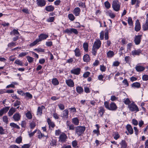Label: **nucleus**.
<instances>
[{"label": "nucleus", "mask_w": 148, "mask_h": 148, "mask_svg": "<svg viewBox=\"0 0 148 148\" xmlns=\"http://www.w3.org/2000/svg\"><path fill=\"white\" fill-rule=\"evenodd\" d=\"M48 37V36L47 35L43 34H41L38 36V39L30 44L29 46L31 47H33L36 45L38 42L42 40L46 39Z\"/></svg>", "instance_id": "nucleus-1"}, {"label": "nucleus", "mask_w": 148, "mask_h": 148, "mask_svg": "<svg viewBox=\"0 0 148 148\" xmlns=\"http://www.w3.org/2000/svg\"><path fill=\"white\" fill-rule=\"evenodd\" d=\"M121 3L118 0H113L112 5V7L114 10L116 12L119 11L120 8Z\"/></svg>", "instance_id": "nucleus-2"}, {"label": "nucleus", "mask_w": 148, "mask_h": 148, "mask_svg": "<svg viewBox=\"0 0 148 148\" xmlns=\"http://www.w3.org/2000/svg\"><path fill=\"white\" fill-rule=\"evenodd\" d=\"M86 128L84 126H78L75 128V133L79 136L83 133L85 130Z\"/></svg>", "instance_id": "nucleus-3"}, {"label": "nucleus", "mask_w": 148, "mask_h": 148, "mask_svg": "<svg viewBox=\"0 0 148 148\" xmlns=\"http://www.w3.org/2000/svg\"><path fill=\"white\" fill-rule=\"evenodd\" d=\"M130 110L132 112H138L139 110L137 105H136L134 103H132L128 106Z\"/></svg>", "instance_id": "nucleus-4"}, {"label": "nucleus", "mask_w": 148, "mask_h": 148, "mask_svg": "<svg viewBox=\"0 0 148 148\" xmlns=\"http://www.w3.org/2000/svg\"><path fill=\"white\" fill-rule=\"evenodd\" d=\"M101 44V41L99 39H97L93 45V47L98 49L100 47Z\"/></svg>", "instance_id": "nucleus-5"}, {"label": "nucleus", "mask_w": 148, "mask_h": 148, "mask_svg": "<svg viewBox=\"0 0 148 148\" xmlns=\"http://www.w3.org/2000/svg\"><path fill=\"white\" fill-rule=\"evenodd\" d=\"M67 136L64 133L61 134L59 138V141L62 143L65 142Z\"/></svg>", "instance_id": "nucleus-6"}, {"label": "nucleus", "mask_w": 148, "mask_h": 148, "mask_svg": "<svg viewBox=\"0 0 148 148\" xmlns=\"http://www.w3.org/2000/svg\"><path fill=\"white\" fill-rule=\"evenodd\" d=\"M141 35L136 36L134 39V42L136 45H139L141 42Z\"/></svg>", "instance_id": "nucleus-7"}, {"label": "nucleus", "mask_w": 148, "mask_h": 148, "mask_svg": "<svg viewBox=\"0 0 148 148\" xmlns=\"http://www.w3.org/2000/svg\"><path fill=\"white\" fill-rule=\"evenodd\" d=\"M142 51L139 49L137 50H134L132 51V54L134 56H139L140 54H142Z\"/></svg>", "instance_id": "nucleus-8"}, {"label": "nucleus", "mask_w": 148, "mask_h": 148, "mask_svg": "<svg viewBox=\"0 0 148 148\" xmlns=\"http://www.w3.org/2000/svg\"><path fill=\"white\" fill-rule=\"evenodd\" d=\"M66 83L68 86L70 87H73L74 85L73 81L70 79L66 80Z\"/></svg>", "instance_id": "nucleus-9"}, {"label": "nucleus", "mask_w": 148, "mask_h": 148, "mask_svg": "<svg viewBox=\"0 0 148 148\" xmlns=\"http://www.w3.org/2000/svg\"><path fill=\"white\" fill-rule=\"evenodd\" d=\"M37 4L38 6L42 7L46 4V2L45 0H36Z\"/></svg>", "instance_id": "nucleus-10"}, {"label": "nucleus", "mask_w": 148, "mask_h": 148, "mask_svg": "<svg viewBox=\"0 0 148 148\" xmlns=\"http://www.w3.org/2000/svg\"><path fill=\"white\" fill-rule=\"evenodd\" d=\"M45 109V107L43 106H42L41 107H38L37 112L38 115H41L42 114V110Z\"/></svg>", "instance_id": "nucleus-11"}, {"label": "nucleus", "mask_w": 148, "mask_h": 148, "mask_svg": "<svg viewBox=\"0 0 148 148\" xmlns=\"http://www.w3.org/2000/svg\"><path fill=\"white\" fill-rule=\"evenodd\" d=\"M69 111L67 109L64 110L62 112V117L64 119H67L68 117Z\"/></svg>", "instance_id": "nucleus-12"}, {"label": "nucleus", "mask_w": 148, "mask_h": 148, "mask_svg": "<svg viewBox=\"0 0 148 148\" xmlns=\"http://www.w3.org/2000/svg\"><path fill=\"white\" fill-rule=\"evenodd\" d=\"M10 107H6L3 108L0 110V116H2L4 113H6L9 110Z\"/></svg>", "instance_id": "nucleus-13"}, {"label": "nucleus", "mask_w": 148, "mask_h": 148, "mask_svg": "<svg viewBox=\"0 0 148 148\" xmlns=\"http://www.w3.org/2000/svg\"><path fill=\"white\" fill-rule=\"evenodd\" d=\"M140 25L139 21L137 20L135 23V30L136 32L139 31L140 29Z\"/></svg>", "instance_id": "nucleus-14"}, {"label": "nucleus", "mask_w": 148, "mask_h": 148, "mask_svg": "<svg viewBox=\"0 0 148 148\" xmlns=\"http://www.w3.org/2000/svg\"><path fill=\"white\" fill-rule=\"evenodd\" d=\"M80 69L79 68H77L71 70V73L75 75H78L80 73Z\"/></svg>", "instance_id": "nucleus-15"}, {"label": "nucleus", "mask_w": 148, "mask_h": 148, "mask_svg": "<svg viewBox=\"0 0 148 148\" xmlns=\"http://www.w3.org/2000/svg\"><path fill=\"white\" fill-rule=\"evenodd\" d=\"M109 110H115L117 108V106L114 102H112L110 104Z\"/></svg>", "instance_id": "nucleus-16"}, {"label": "nucleus", "mask_w": 148, "mask_h": 148, "mask_svg": "<svg viewBox=\"0 0 148 148\" xmlns=\"http://www.w3.org/2000/svg\"><path fill=\"white\" fill-rule=\"evenodd\" d=\"M80 9L78 7H77L75 8L73 11V13L76 16H78L80 14Z\"/></svg>", "instance_id": "nucleus-17"}, {"label": "nucleus", "mask_w": 148, "mask_h": 148, "mask_svg": "<svg viewBox=\"0 0 148 148\" xmlns=\"http://www.w3.org/2000/svg\"><path fill=\"white\" fill-rule=\"evenodd\" d=\"M135 69L137 71L140 72L143 71L145 69V68L139 65H137L136 66Z\"/></svg>", "instance_id": "nucleus-18"}, {"label": "nucleus", "mask_w": 148, "mask_h": 148, "mask_svg": "<svg viewBox=\"0 0 148 148\" xmlns=\"http://www.w3.org/2000/svg\"><path fill=\"white\" fill-rule=\"evenodd\" d=\"M75 56L77 57H80L81 56V53L80 49L78 48H76L74 50Z\"/></svg>", "instance_id": "nucleus-19"}, {"label": "nucleus", "mask_w": 148, "mask_h": 148, "mask_svg": "<svg viewBox=\"0 0 148 148\" xmlns=\"http://www.w3.org/2000/svg\"><path fill=\"white\" fill-rule=\"evenodd\" d=\"M126 128L130 134H132L133 133V129L132 127L130 125H127L126 126Z\"/></svg>", "instance_id": "nucleus-20"}, {"label": "nucleus", "mask_w": 148, "mask_h": 148, "mask_svg": "<svg viewBox=\"0 0 148 148\" xmlns=\"http://www.w3.org/2000/svg\"><path fill=\"white\" fill-rule=\"evenodd\" d=\"M142 28L144 31L148 30V21H146L145 23L143 25Z\"/></svg>", "instance_id": "nucleus-21"}, {"label": "nucleus", "mask_w": 148, "mask_h": 148, "mask_svg": "<svg viewBox=\"0 0 148 148\" xmlns=\"http://www.w3.org/2000/svg\"><path fill=\"white\" fill-rule=\"evenodd\" d=\"M76 90L77 92L79 94L83 93L84 92L83 88L79 86H77L76 88Z\"/></svg>", "instance_id": "nucleus-22"}, {"label": "nucleus", "mask_w": 148, "mask_h": 148, "mask_svg": "<svg viewBox=\"0 0 148 148\" xmlns=\"http://www.w3.org/2000/svg\"><path fill=\"white\" fill-rule=\"evenodd\" d=\"M136 3V8L139 6V4L140 3V1L139 0H131V4L134 5Z\"/></svg>", "instance_id": "nucleus-23"}, {"label": "nucleus", "mask_w": 148, "mask_h": 148, "mask_svg": "<svg viewBox=\"0 0 148 148\" xmlns=\"http://www.w3.org/2000/svg\"><path fill=\"white\" fill-rule=\"evenodd\" d=\"M20 116L18 113L15 114L13 116V118L15 121H18L20 119Z\"/></svg>", "instance_id": "nucleus-24"}, {"label": "nucleus", "mask_w": 148, "mask_h": 148, "mask_svg": "<svg viewBox=\"0 0 148 148\" xmlns=\"http://www.w3.org/2000/svg\"><path fill=\"white\" fill-rule=\"evenodd\" d=\"M16 108H14L13 107L11 108L9 110L8 112V114L9 116H11L13 113L16 111Z\"/></svg>", "instance_id": "nucleus-25"}, {"label": "nucleus", "mask_w": 148, "mask_h": 148, "mask_svg": "<svg viewBox=\"0 0 148 148\" xmlns=\"http://www.w3.org/2000/svg\"><path fill=\"white\" fill-rule=\"evenodd\" d=\"M47 122L50 127L53 128L55 126V125L54 123L52 122L49 119H48Z\"/></svg>", "instance_id": "nucleus-26"}, {"label": "nucleus", "mask_w": 148, "mask_h": 148, "mask_svg": "<svg viewBox=\"0 0 148 148\" xmlns=\"http://www.w3.org/2000/svg\"><path fill=\"white\" fill-rule=\"evenodd\" d=\"M105 112V110L104 108L101 107L99 108V114L101 116H102Z\"/></svg>", "instance_id": "nucleus-27"}, {"label": "nucleus", "mask_w": 148, "mask_h": 148, "mask_svg": "<svg viewBox=\"0 0 148 148\" xmlns=\"http://www.w3.org/2000/svg\"><path fill=\"white\" fill-rule=\"evenodd\" d=\"M72 123L76 125H77L79 124V121L78 118L75 117L72 119Z\"/></svg>", "instance_id": "nucleus-28"}, {"label": "nucleus", "mask_w": 148, "mask_h": 148, "mask_svg": "<svg viewBox=\"0 0 148 148\" xmlns=\"http://www.w3.org/2000/svg\"><path fill=\"white\" fill-rule=\"evenodd\" d=\"M54 9V7L52 5H49L45 8V10L48 12L53 11Z\"/></svg>", "instance_id": "nucleus-29"}, {"label": "nucleus", "mask_w": 148, "mask_h": 148, "mask_svg": "<svg viewBox=\"0 0 148 148\" xmlns=\"http://www.w3.org/2000/svg\"><path fill=\"white\" fill-rule=\"evenodd\" d=\"M114 55V53L113 51H108L107 53V55L108 57L110 58L113 56Z\"/></svg>", "instance_id": "nucleus-30"}, {"label": "nucleus", "mask_w": 148, "mask_h": 148, "mask_svg": "<svg viewBox=\"0 0 148 148\" xmlns=\"http://www.w3.org/2000/svg\"><path fill=\"white\" fill-rule=\"evenodd\" d=\"M120 145L121 146V148H126L127 146V144L125 140H123L120 143Z\"/></svg>", "instance_id": "nucleus-31"}, {"label": "nucleus", "mask_w": 148, "mask_h": 148, "mask_svg": "<svg viewBox=\"0 0 148 148\" xmlns=\"http://www.w3.org/2000/svg\"><path fill=\"white\" fill-rule=\"evenodd\" d=\"M132 87L138 88L140 86V84L139 82H135L132 84Z\"/></svg>", "instance_id": "nucleus-32"}, {"label": "nucleus", "mask_w": 148, "mask_h": 148, "mask_svg": "<svg viewBox=\"0 0 148 148\" xmlns=\"http://www.w3.org/2000/svg\"><path fill=\"white\" fill-rule=\"evenodd\" d=\"M90 58L88 54L84 55L83 57V60L85 62H87L89 61Z\"/></svg>", "instance_id": "nucleus-33"}, {"label": "nucleus", "mask_w": 148, "mask_h": 148, "mask_svg": "<svg viewBox=\"0 0 148 148\" xmlns=\"http://www.w3.org/2000/svg\"><path fill=\"white\" fill-rule=\"evenodd\" d=\"M52 83L54 85H58L59 84V82L58 80L56 78L53 79H52Z\"/></svg>", "instance_id": "nucleus-34"}, {"label": "nucleus", "mask_w": 148, "mask_h": 148, "mask_svg": "<svg viewBox=\"0 0 148 148\" xmlns=\"http://www.w3.org/2000/svg\"><path fill=\"white\" fill-rule=\"evenodd\" d=\"M14 63L19 65L21 66H23V63L22 62V61L18 59H17L15 61Z\"/></svg>", "instance_id": "nucleus-35"}, {"label": "nucleus", "mask_w": 148, "mask_h": 148, "mask_svg": "<svg viewBox=\"0 0 148 148\" xmlns=\"http://www.w3.org/2000/svg\"><path fill=\"white\" fill-rule=\"evenodd\" d=\"M10 125L12 127L16 128L17 129L20 128V127L14 123H10Z\"/></svg>", "instance_id": "nucleus-36"}, {"label": "nucleus", "mask_w": 148, "mask_h": 148, "mask_svg": "<svg viewBox=\"0 0 148 148\" xmlns=\"http://www.w3.org/2000/svg\"><path fill=\"white\" fill-rule=\"evenodd\" d=\"M68 18L71 21H73L75 19V17L72 14H69L68 15Z\"/></svg>", "instance_id": "nucleus-37"}, {"label": "nucleus", "mask_w": 148, "mask_h": 148, "mask_svg": "<svg viewBox=\"0 0 148 148\" xmlns=\"http://www.w3.org/2000/svg\"><path fill=\"white\" fill-rule=\"evenodd\" d=\"M26 57L29 63H32L33 62L34 58H33L29 56H27Z\"/></svg>", "instance_id": "nucleus-38"}, {"label": "nucleus", "mask_w": 148, "mask_h": 148, "mask_svg": "<svg viewBox=\"0 0 148 148\" xmlns=\"http://www.w3.org/2000/svg\"><path fill=\"white\" fill-rule=\"evenodd\" d=\"M83 47L84 50L86 51H88V45L87 43L86 42L84 43L83 45Z\"/></svg>", "instance_id": "nucleus-39"}, {"label": "nucleus", "mask_w": 148, "mask_h": 148, "mask_svg": "<svg viewBox=\"0 0 148 148\" xmlns=\"http://www.w3.org/2000/svg\"><path fill=\"white\" fill-rule=\"evenodd\" d=\"M108 14L112 18H114L115 16V14L111 11H108Z\"/></svg>", "instance_id": "nucleus-40"}, {"label": "nucleus", "mask_w": 148, "mask_h": 148, "mask_svg": "<svg viewBox=\"0 0 148 148\" xmlns=\"http://www.w3.org/2000/svg\"><path fill=\"white\" fill-rule=\"evenodd\" d=\"M128 24L130 26H132L133 25L132 19L130 17H129L128 19Z\"/></svg>", "instance_id": "nucleus-41"}, {"label": "nucleus", "mask_w": 148, "mask_h": 148, "mask_svg": "<svg viewBox=\"0 0 148 148\" xmlns=\"http://www.w3.org/2000/svg\"><path fill=\"white\" fill-rule=\"evenodd\" d=\"M119 137L120 136L117 132H115L113 135L114 138L115 140H117Z\"/></svg>", "instance_id": "nucleus-42"}, {"label": "nucleus", "mask_w": 148, "mask_h": 148, "mask_svg": "<svg viewBox=\"0 0 148 148\" xmlns=\"http://www.w3.org/2000/svg\"><path fill=\"white\" fill-rule=\"evenodd\" d=\"M25 94L26 97H28L29 99H31L32 98V95L29 92H26Z\"/></svg>", "instance_id": "nucleus-43"}, {"label": "nucleus", "mask_w": 148, "mask_h": 148, "mask_svg": "<svg viewBox=\"0 0 148 148\" xmlns=\"http://www.w3.org/2000/svg\"><path fill=\"white\" fill-rule=\"evenodd\" d=\"M38 138L40 139L42 138L43 136H44V135L42 134L40 131H38Z\"/></svg>", "instance_id": "nucleus-44"}, {"label": "nucleus", "mask_w": 148, "mask_h": 148, "mask_svg": "<svg viewBox=\"0 0 148 148\" xmlns=\"http://www.w3.org/2000/svg\"><path fill=\"white\" fill-rule=\"evenodd\" d=\"M26 116L27 118L29 119H31L32 118V115L29 112H27L26 114Z\"/></svg>", "instance_id": "nucleus-45"}, {"label": "nucleus", "mask_w": 148, "mask_h": 148, "mask_svg": "<svg viewBox=\"0 0 148 148\" xmlns=\"http://www.w3.org/2000/svg\"><path fill=\"white\" fill-rule=\"evenodd\" d=\"M104 4L106 7L108 9L110 7V5L108 1H106L105 2Z\"/></svg>", "instance_id": "nucleus-46"}, {"label": "nucleus", "mask_w": 148, "mask_h": 148, "mask_svg": "<svg viewBox=\"0 0 148 148\" xmlns=\"http://www.w3.org/2000/svg\"><path fill=\"white\" fill-rule=\"evenodd\" d=\"M130 101L129 99L127 98L126 99H124L123 102L126 105H129Z\"/></svg>", "instance_id": "nucleus-47"}, {"label": "nucleus", "mask_w": 148, "mask_h": 148, "mask_svg": "<svg viewBox=\"0 0 148 148\" xmlns=\"http://www.w3.org/2000/svg\"><path fill=\"white\" fill-rule=\"evenodd\" d=\"M54 19V17H50L47 19V21L49 22H51L53 21Z\"/></svg>", "instance_id": "nucleus-48"}, {"label": "nucleus", "mask_w": 148, "mask_h": 148, "mask_svg": "<svg viewBox=\"0 0 148 148\" xmlns=\"http://www.w3.org/2000/svg\"><path fill=\"white\" fill-rule=\"evenodd\" d=\"M28 54V53L26 52H22L19 54V56L21 57H23L25 56Z\"/></svg>", "instance_id": "nucleus-49"}, {"label": "nucleus", "mask_w": 148, "mask_h": 148, "mask_svg": "<svg viewBox=\"0 0 148 148\" xmlns=\"http://www.w3.org/2000/svg\"><path fill=\"white\" fill-rule=\"evenodd\" d=\"M118 99V98L116 97L114 95H112L111 97L110 100L112 101H114L117 100Z\"/></svg>", "instance_id": "nucleus-50"}, {"label": "nucleus", "mask_w": 148, "mask_h": 148, "mask_svg": "<svg viewBox=\"0 0 148 148\" xmlns=\"http://www.w3.org/2000/svg\"><path fill=\"white\" fill-rule=\"evenodd\" d=\"M22 140V138L21 137H19L18 138H17L16 140V143H20L21 142Z\"/></svg>", "instance_id": "nucleus-51"}, {"label": "nucleus", "mask_w": 148, "mask_h": 148, "mask_svg": "<svg viewBox=\"0 0 148 148\" xmlns=\"http://www.w3.org/2000/svg\"><path fill=\"white\" fill-rule=\"evenodd\" d=\"M142 79L143 81H147L148 80V75H144L142 76Z\"/></svg>", "instance_id": "nucleus-52"}, {"label": "nucleus", "mask_w": 148, "mask_h": 148, "mask_svg": "<svg viewBox=\"0 0 148 148\" xmlns=\"http://www.w3.org/2000/svg\"><path fill=\"white\" fill-rule=\"evenodd\" d=\"M3 121L6 123H8V118L7 116H4L3 118Z\"/></svg>", "instance_id": "nucleus-53"}, {"label": "nucleus", "mask_w": 148, "mask_h": 148, "mask_svg": "<svg viewBox=\"0 0 148 148\" xmlns=\"http://www.w3.org/2000/svg\"><path fill=\"white\" fill-rule=\"evenodd\" d=\"M71 33H73L75 34H77L78 33V32L77 29L74 28H71Z\"/></svg>", "instance_id": "nucleus-54"}, {"label": "nucleus", "mask_w": 148, "mask_h": 148, "mask_svg": "<svg viewBox=\"0 0 148 148\" xmlns=\"http://www.w3.org/2000/svg\"><path fill=\"white\" fill-rule=\"evenodd\" d=\"M16 45L15 43L13 42H12L8 44V47L12 48L13 47H14Z\"/></svg>", "instance_id": "nucleus-55"}, {"label": "nucleus", "mask_w": 148, "mask_h": 148, "mask_svg": "<svg viewBox=\"0 0 148 148\" xmlns=\"http://www.w3.org/2000/svg\"><path fill=\"white\" fill-rule=\"evenodd\" d=\"M36 126V123L34 122H32L30 124V126L31 129L34 128Z\"/></svg>", "instance_id": "nucleus-56"}, {"label": "nucleus", "mask_w": 148, "mask_h": 148, "mask_svg": "<svg viewBox=\"0 0 148 148\" xmlns=\"http://www.w3.org/2000/svg\"><path fill=\"white\" fill-rule=\"evenodd\" d=\"M97 49H96V48H94L93 47H92V54L95 56L96 54L97 50Z\"/></svg>", "instance_id": "nucleus-57"}, {"label": "nucleus", "mask_w": 148, "mask_h": 148, "mask_svg": "<svg viewBox=\"0 0 148 148\" xmlns=\"http://www.w3.org/2000/svg\"><path fill=\"white\" fill-rule=\"evenodd\" d=\"M104 105L107 109L109 110L110 106H109V103L108 101H105L104 103Z\"/></svg>", "instance_id": "nucleus-58"}, {"label": "nucleus", "mask_w": 148, "mask_h": 148, "mask_svg": "<svg viewBox=\"0 0 148 148\" xmlns=\"http://www.w3.org/2000/svg\"><path fill=\"white\" fill-rule=\"evenodd\" d=\"M100 38L101 40H103L104 38V32L102 31L100 34Z\"/></svg>", "instance_id": "nucleus-59"}, {"label": "nucleus", "mask_w": 148, "mask_h": 148, "mask_svg": "<svg viewBox=\"0 0 148 148\" xmlns=\"http://www.w3.org/2000/svg\"><path fill=\"white\" fill-rule=\"evenodd\" d=\"M77 141L76 140L73 141L72 143V146L73 147H75L77 146Z\"/></svg>", "instance_id": "nucleus-60"}, {"label": "nucleus", "mask_w": 148, "mask_h": 148, "mask_svg": "<svg viewBox=\"0 0 148 148\" xmlns=\"http://www.w3.org/2000/svg\"><path fill=\"white\" fill-rule=\"evenodd\" d=\"M64 32L65 33H66L67 34H71V28L70 29H67L64 31Z\"/></svg>", "instance_id": "nucleus-61"}, {"label": "nucleus", "mask_w": 148, "mask_h": 148, "mask_svg": "<svg viewBox=\"0 0 148 148\" xmlns=\"http://www.w3.org/2000/svg\"><path fill=\"white\" fill-rule=\"evenodd\" d=\"M13 33L14 35H19V34L18 30L15 29H14L13 30Z\"/></svg>", "instance_id": "nucleus-62"}, {"label": "nucleus", "mask_w": 148, "mask_h": 148, "mask_svg": "<svg viewBox=\"0 0 148 148\" xmlns=\"http://www.w3.org/2000/svg\"><path fill=\"white\" fill-rule=\"evenodd\" d=\"M79 6L80 7H82L83 8H85V3L82 2H80L78 3Z\"/></svg>", "instance_id": "nucleus-63"}, {"label": "nucleus", "mask_w": 148, "mask_h": 148, "mask_svg": "<svg viewBox=\"0 0 148 148\" xmlns=\"http://www.w3.org/2000/svg\"><path fill=\"white\" fill-rule=\"evenodd\" d=\"M90 74V73L89 72H87L85 73L83 75V76L84 77L86 78L88 77V76Z\"/></svg>", "instance_id": "nucleus-64"}]
</instances>
